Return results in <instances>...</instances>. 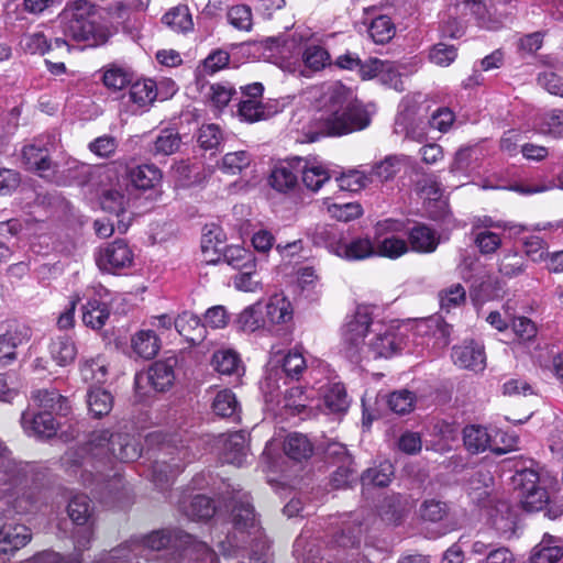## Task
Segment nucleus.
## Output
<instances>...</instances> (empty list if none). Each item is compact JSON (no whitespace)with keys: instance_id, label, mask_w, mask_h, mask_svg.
<instances>
[{"instance_id":"nucleus-1","label":"nucleus","mask_w":563,"mask_h":563,"mask_svg":"<svg viewBox=\"0 0 563 563\" xmlns=\"http://www.w3.org/2000/svg\"><path fill=\"white\" fill-rule=\"evenodd\" d=\"M372 312L367 306H358L354 314L347 317L342 328L343 352L352 362L362 358L391 357L401 351L405 338L391 325H372Z\"/></svg>"},{"instance_id":"nucleus-2","label":"nucleus","mask_w":563,"mask_h":563,"mask_svg":"<svg viewBox=\"0 0 563 563\" xmlns=\"http://www.w3.org/2000/svg\"><path fill=\"white\" fill-rule=\"evenodd\" d=\"M141 453V443L134 435L102 429L92 431L85 445L68 449L60 462L66 472L77 474L80 467L92 460L128 463L137 460Z\"/></svg>"},{"instance_id":"nucleus-3","label":"nucleus","mask_w":563,"mask_h":563,"mask_svg":"<svg viewBox=\"0 0 563 563\" xmlns=\"http://www.w3.org/2000/svg\"><path fill=\"white\" fill-rule=\"evenodd\" d=\"M318 120L328 136H342L366 129L371 117L352 89L341 82L331 84L324 93L323 109Z\"/></svg>"},{"instance_id":"nucleus-4","label":"nucleus","mask_w":563,"mask_h":563,"mask_svg":"<svg viewBox=\"0 0 563 563\" xmlns=\"http://www.w3.org/2000/svg\"><path fill=\"white\" fill-rule=\"evenodd\" d=\"M223 497L224 506L231 511L232 531L224 540L218 541L220 552L233 555L240 548L260 542L264 536L249 493L232 488Z\"/></svg>"},{"instance_id":"nucleus-5","label":"nucleus","mask_w":563,"mask_h":563,"mask_svg":"<svg viewBox=\"0 0 563 563\" xmlns=\"http://www.w3.org/2000/svg\"><path fill=\"white\" fill-rule=\"evenodd\" d=\"M493 7L495 13L490 12L483 0H450L442 21L443 34L453 38L460 37L471 20L483 29H499L510 12H498V7Z\"/></svg>"},{"instance_id":"nucleus-6","label":"nucleus","mask_w":563,"mask_h":563,"mask_svg":"<svg viewBox=\"0 0 563 563\" xmlns=\"http://www.w3.org/2000/svg\"><path fill=\"white\" fill-rule=\"evenodd\" d=\"M59 22L65 37L85 42L87 46L97 47L108 42L110 32L97 22L93 5L87 1H74L59 14Z\"/></svg>"},{"instance_id":"nucleus-7","label":"nucleus","mask_w":563,"mask_h":563,"mask_svg":"<svg viewBox=\"0 0 563 563\" xmlns=\"http://www.w3.org/2000/svg\"><path fill=\"white\" fill-rule=\"evenodd\" d=\"M110 291L100 283H92L84 292L87 302L82 306V322L85 325L99 330L110 316Z\"/></svg>"},{"instance_id":"nucleus-8","label":"nucleus","mask_w":563,"mask_h":563,"mask_svg":"<svg viewBox=\"0 0 563 563\" xmlns=\"http://www.w3.org/2000/svg\"><path fill=\"white\" fill-rule=\"evenodd\" d=\"M31 540L32 531L27 526L0 517V563H5L8 555H13Z\"/></svg>"},{"instance_id":"nucleus-9","label":"nucleus","mask_w":563,"mask_h":563,"mask_svg":"<svg viewBox=\"0 0 563 563\" xmlns=\"http://www.w3.org/2000/svg\"><path fill=\"white\" fill-rule=\"evenodd\" d=\"M100 271L115 273L132 265L134 254L124 240H115L100 246L95 254Z\"/></svg>"},{"instance_id":"nucleus-10","label":"nucleus","mask_w":563,"mask_h":563,"mask_svg":"<svg viewBox=\"0 0 563 563\" xmlns=\"http://www.w3.org/2000/svg\"><path fill=\"white\" fill-rule=\"evenodd\" d=\"M56 145L54 134L43 135L22 150V158L27 169L37 172L42 177L52 169L49 154Z\"/></svg>"},{"instance_id":"nucleus-11","label":"nucleus","mask_w":563,"mask_h":563,"mask_svg":"<svg viewBox=\"0 0 563 563\" xmlns=\"http://www.w3.org/2000/svg\"><path fill=\"white\" fill-rule=\"evenodd\" d=\"M176 364L177 360L175 357L156 361L147 372L135 375V388L140 391L148 384L156 391L168 389L175 380L174 368Z\"/></svg>"},{"instance_id":"nucleus-12","label":"nucleus","mask_w":563,"mask_h":563,"mask_svg":"<svg viewBox=\"0 0 563 563\" xmlns=\"http://www.w3.org/2000/svg\"><path fill=\"white\" fill-rule=\"evenodd\" d=\"M497 431H490L488 428L479 424H470L463 429V443L465 449L472 454L483 453L487 450L500 455L510 450L514 444H509L507 449H501L494 444V438Z\"/></svg>"},{"instance_id":"nucleus-13","label":"nucleus","mask_w":563,"mask_h":563,"mask_svg":"<svg viewBox=\"0 0 563 563\" xmlns=\"http://www.w3.org/2000/svg\"><path fill=\"white\" fill-rule=\"evenodd\" d=\"M21 426L29 437L38 439H49L54 437L58 429L56 418L42 410H37L31 406L21 415Z\"/></svg>"},{"instance_id":"nucleus-14","label":"nucleus","mask_w":563,"mask_h":563,"mask_svg":"<svg viewBox=\"0 0 563 563\" xmlns=\"http://www.w3.org/2000/svg\"><path fill=\"white\" fill-rule=\"evenodd\" d=\"M221 450V459L224 463L242 466L247 459V434L245 431H235L220 434L217 441Z\"/></svg>"},{"instance_id":"nucleus-15","label":"nucleus","mask_w":563,"mask_h":563,"mask_svg":"<svg viewBox=\"0 0 563 563\" xmlns=\"http://www.w3.org/2000/svg\"><path fill=\"white\" fill-rule=\"evenodd\" d=\"M302 165L301 157L283 161L272 169L268 183L278 192L287 194L298 186V176Z\"/></svg>"},{"instance_id":"nucleus-16","label":"nucleus","mask_w":563,"mask_h":563,"mask_svg":"<svg viewBox=\"0 0 563 563\" xmlns=\"http://www.w3.org/2000/svg\"><path fill=\"white\" fill-rule=\"evenodd\" d=\"M31 407L49 413V416H66L70 410L69 400L56 388L35 389L30 396Z\"/></svg>"},{"instance_id":"nucleus-17","label":"nucleus","mask_w":563,"mask_h":563,"mask_svg":"<svg viewBox=\"0 0 563 563\" xmlns=\"http://www.w3.org/2000/svg\"><path fill=\"white\" fill-rule=\"evenodd\" d=\"M31 339V330L25 324L10 325L0 334V366H5L16 358V347Z\"/></svg>"},{"instance_id":"nucleus-18","label":"nucleus","mask_w":563,"mask_h":563,"mask_svg":"<svg viewBox=\"0 0 563 563\" xmlns=\"http://www.w3.org/2000/svg\"><path fill=\"white\" fill-rule=\"evenodd\" d=\"M264 87L253 82L242 88L243 99L239 103L238 114L246 122L253 123L264 118V106L261 101Z\"/></svg>"},{"instance_id":"nucleus-19","label":"nucleus","mask_w":563,"mask_h":563,"mask_svg":"<svg viewBox=\"0 0 563 563\" xmlns=\"http://www.w3.org/2000/svg\"><path fill=\"white\" fill-rule=\"evenodd\" d=\"M409 252L431 254L440 244V235L435 230L423 223H417L407 231Z\"/></svg>"},{"instance_id":"nucleus-20","label":"nucleus","mask_w":563,"mask_h":563,"mask_svg":"<svg viewBox=\"0 0 563 563\" xmlns=\"http://www.w3.org/2000/svg\"><path fill=\"white\" fill-rule=\"evenodd\" d=\"M100 203L104 211L115 214L118 218L117 230L120 233H125L132 221L130 213L126 211L129 198L117 189H110L102 195Z\"/></svg>"},{"instance_id":"nucleus-21","label":"nucleus","mask_w":563,"mask_h":563,"mask_svg":"<svg viewBox=\"0 0 563 563\" xmlns=\"http://www.w3.org/2000/svg\"><path fill=\"white\" fill-rule=\"evenodd\" d=\"M452 360L462 368L482 371L485 367L486 357L483 345L470 341L453 347Z\"/></svg>"},{"instance_id":"nucleus-22","label":"nucleus","mask_w":563,"mask_h":563,"mask_svg":"<svg viewBox=\"0 0 563 563\" xmlns=\"http://www.w3.org/2000/svg\"><path fill=\"white\" fill-rule=\"evenodd\" d=\"M181 542L188 543L179 554L175 563H219L214 551L202 541H198L192 536H180Z\"/></svg>"},{"instance_id":"nucleus-23","label":"nucleus","mask_w":563,"mask_h":563,"mask_svg":"<svg viewBox=\"0 0 563 563\" xmlns=\"http://www.w3.org/2000/svg\"><path fill=\"white\" fill-rule=\"evenodd\" d=\"M344 234V231L335 224H318L309 233L314 245L322 246L336 256Z\"/></svg>"},{"instance_id":"nucleus-24","label":"nucleus","mask_w":563,"mask_h":563,"mask_svg":"<svg viewBox=\"0 0 563 563\" xmlns=\"http://www.w3.org/2000/svg\"><path fill=\"white\" fill-rule=\"evenodd\" d=\"M157 98V87L152 79L136 80L129 89V101L133 104V111L147 110Z\"/></svg>"},{"instance_id":"nucleus-25","label":"nucleus","mask_w":563,"mask_h":563,"mask_svg":"<svg viewBox=\"0 0 563 563\" xmlns=\"http://www.w3.org/2000/svg\"><path fill=\"white\" fill-rule=\"evenodd\" d=\"M265 327L283 324L292 319V307L290 301L282 294L269 297L265 305Z\"/></svg>"},{"instance_id":"nucleus-26","label":"nucleus","mask_w":563,"mask_h":563,"mask_svg":"<svg viewBox=\"0 0 563 563\" xmlns=\"http://www.w3.org/2000/svg\"><path fill=\"white\" fill-rule=\"evenodd\" d=\"M375 247L376 246L368 238L358 236L347 240L344 234L338 256L346 261H363L376 256Z\"/></svg>"},{"instance_id":"nucleus-27","label":"nucleus","mask_w":563,"mask_h":563,"mask_svg":"<svg viewBox=\"0 0 563 563\" xmlns=\"http://www.w3.org/2000/svg\"><path fill=\"white\" fill-rule=\"evenodd\" d=\"M175 329L187 341L197 344L205 338V323L200 318L190 312L184 311L175 318Z\"/></svg>"},{"instance_id":"nucleus-28","label":"nucleus","mask_w":563,"mask_h":563,"mask_svg":"<svg viewBox=\"0 0 563 563\" xmlns=\"http://www.w3.org/2000/svg\"><path fill=\"white\" fill-rule=\"evenodd\" d=\"M340 532L334 534V543L342 548H354L360 544L362 534V525L357 518H352V515H344L341 517L340 523L336 522Z\"/></svg>"},{"instance_id":"nucleus-29","label":"nucleus","mask_w":563,"mask_h":563,"mask_svg":"<svg viewBox=\"0 0 563 563\" xmlns=\"http://www.w3.org/2000/svg\"><path fill=\"white\" fill-rule=\"evenodd\" d=\"M471 234L483 230L490 231V229H503L504 231H507L510 236H518L522 232L530 230L525 224L514 221L496 220L493 217L486 214L473 217L471 220Z\"/></svg>"},{"instance_id":"nucleus-30","label":"nucleus","mask_w":563,"mask_h":563,"mask_svg":"<svg viewBox=\"0 0 563 563\" xmlns=\"http://www.w3.org/2000/svg\"><path fill=\"white\" fill-rule=\"evenodd\" d=\"M407 163L405 155H388L383 161L374 164L371 168V181H389L402 169Z\"/></svg>"},{"instance_id":"nucleus-31","label":"nucleus","mask_w":563,"mask_h":563,"mask_svg":"<svg viewBox=\"0 0 563 563\" xmlns=\"http://www.w3.org/2000/svg\"><path fill=\"white\" fill-rule=\"evenodd\" d=\"M128 178L134 188L147 190L161 181L162 173L156 166L144 164L130 168L128 170Z\"/></svg>"},{"instance_id":"nucleus-32","label":"nucleus","mask_w":563,"mask_h":563,"mask_svg":"<svg viewBox=\"0 0 563 563\" xmlns=\"http://www.w3.org/2000/svg\"><path fill=\"white\" fill-rule=\"evenodd\" d=\"M48 351L52 360L59 366L69 365L77 356L76 344L73 339L67 335L53 338Z\"/></svg>"},{"instance_id":"nucleus-33","label":"nucleus","mask_w":563,"mask_h":563,"mask_svg":"<svg viewBox=\"0 0 563 563\" xmlns=\"http://www.w3.org/2000/svg\"><path fill=\"white\" fill-rule=\"evenodd\" d=\"M162 23L176 33H188L194 29V22L189 8L179 4L169 9L163 16Z\"/></svg>"},{"instance_id":"nucleus-34","label":"nucleus","mask_w":563,"mask_h":563,"mask_svg":"<svg viewBox=\"0 0 563 563\" xmlns=\"http://www.w3.org/2000/svg\"><path fill=\"white\" fill-rule=\"evenodd\" d=\"M133 352L145 360L153 358L159 351V339L153 330H140L131 340Z\"/></svg>"},{"instance_id":"nucleus-35","label":"nucleus","mask_w":563,"mask_h":563,"mask_svg":"<svg viewBox=\"0 0 563 563\" xmlns=\"http://www.w3.org/2000/svg\"><path fill=\"white\" fill-rule=\"evenodd\" d=\"M79 372L86 383L102 384L107 380L108 365L101 355L82 358L79 363Z\"/></svg>"},{"instance_id":"nucleus-36","label":"nucleus","mask_w":563,"mask_h":563,"mask_svg":"<svg viewBox=\"0 0 563 563\" xmlns=\"http://www.w3.org/2000/svg\"><path fill=\"white\" fill-rule=\"evenodd\" d=\"M286 455L294 461L309 459L313 453V444L307 435L298 432L290 433L284 442Z\"/></svg>"},{"instance_id":"nucleus-37","label":"nucleus","mask_w":563,"mask_h":563,"mask_svg":"<svg viewBox=\"0 0 563 563\" xmlns=\"http://www.w3.org/2000/svg\"><path fill=\"white\" fill-rule=\"evenodd\" d=\"M67 514L77 526H85L91 522L93 507L90 498L85 494L73 496L67 506Z\"/></svg>"},{"instance_id":"nucleus-38","label":"nucleus","mask_w":563,"mask_h":563,"mask_svg":"<svg viewBox=\"0 0 563 563\" xmlns=\"http://www.w3.org/2000/svg\"><path fill=\"white\" fill-rule=\"evenodd\" d=\"M302 167H300V175L302 177V183L307 189L312 192H317L327 181L330 180L331 175L328 168L320 164H311L308 165L305 159H302Z\"/></svg>"},{"instance_id":"nucleus-39","label":"nucleus","mask_w":563,"mask_h":563,"mask_svg":"<svg viewBox=\"0 0 563 563\" xmlns=\"http://www.w3.org/2000/svg\"><path fill=\"white\" fill-rule=\"evenodd\" d=\"M185 466V463L176 462L175 457L169 461L158 460L153 465L152 479L155 485L164 489Z\"/></svg>"},{"instance_id":"nucleus-40","label":"nucleus","mask_w":563,"mask_h":563,"mask_svg":"<svg viewBox=\"0 0 563 563\" xmlns=\"http://www.w3.org/2000/svg\"><path fill=\"white\" fill-rule=\"evenodd\" d=\"M213 412L221 418L239 419L240 406L235 395L230 389L217 393L212 401Z\"/></svg>"},{"instance_id":"nucleus-41","label":"nucleus","mask_w":563,"mask_h":563,"mask_svg":"<svg viewBox=\"0 0 563 563\" xmlns=\"http://www.w3.org/2000/svg\"><path fill=\"white\" fill-rule=\"evenodd\" d=\"M24 476L21 463L16 462L11 452L2 446L0 454V484L15 485L21 482Z\"/></svg>"},{"instance_id":"nucleus-42","label":"nucleus","mask_w":563,"mask_h":563,"mask_svg":"<svg viewBox=\"0 0 563 563\" xmlns=\"http://www.w3.org/2000/svg\"><path fill=\"white\" fill-rule=\"evenodd\" d=\"M223 258L228 265L240 272L256 268V260L253 253L239 245H230L223 249Z\"/></svg>"},{"instance_id":"nucleus-43","label":"nucleus","mask_w":563,"mask_h":563,"mask_svg":"<svg viewBox=\"0 0 563 563\" xmlns=\"http://www.w3.org/2000/svg\"><path fill=\"white\" fill-rule=\"evenodd\" d=\"M87 405L89 412L93 417L101 418L111 411L113 407V397L106 389L90 388L87 394Z\"/></svg>"},{"instance_id":"nucleus-44","label":"nucleus","mask_w":563,"mask_h":563,"mask_svg":"<svg viewBox=\"0 0 563 563\" xmlns=\"http://www.w3.org/2000/svg\"><path fill=\"white\" fill-rule=\"evenodd\" d=\"M394 475V466L390 462L385 461L379 463L376 466L369 467L366 470L362 476L361 481L363 486H378L385 487L391 482V477Z\"/></svg>"},{"instance_id":"nucleus-45","label":"nucleus","mask_w":563,"mask_h":563,"mask_svg":"<svg viewBox=\"0 0 563 563\" xmlns=\"http://www.w3.org/2000/svg\"><path fill=\"white\" fill-rule=\"evenodd\" d=\"M563 555L562 547L554 544L551 536L545 534L534 548L531 563H556Z\"/></svg>"},{"instance_id":"nucleus-46","label":"nucleus","mask_w":563,"mask_h":563,"mask_svg":"<svg viewBox=\"0 0 563 563\" xmlns=\"http://www.w3.org/2000/svg\"><path fill=\"white\" fill-rule=\"evenodd\" d=\"M375 246L376 256L387 257L390 260L399 258L400 256L409 253V245L407 241L394 234L378 240Z\"/></svg>"},{"instance_id":"nucleus-47","label":"nucleus","mask_w":563,"mask_h":563,"mask_svg":"<svg viewBox=\"0 0 563 563\" xmlns=\"http://www.w3.org/2000/svg\"><path fill=\"white\" fill-rule=\"evenodd\" d=\"M538 131L552 137H563V110L553 109L543 113L537 122Z\"/></svg>"},{"instance_id":"nucleus-48","label":"nucleus","mask_w":563,"mask_h":563,"mask_svg":"<svg viewBox=\"0 0 563 563\" xmlns=\"http://www.w3.org/2000/svg\"><path fill=\"white\" fill-rule=\"evenodd\" d=\"M367 31L376 44H385L394 37L396 27L388 15H378L372 20Z\"/></svg>"},{"instance_id":"nucleus-49","label":"nucleus","mask_w":563,"mask_h":563,"mask_svg":"<svg viewBox=\"0 0 563 563\" xmlns=\"http://www.w3.org/2000/svg\"><path fill=\"white\" fill-rule=\"evenodd\" d=\"M236 324L239 329L246 332H254L265 328V320L262 314L261 302L246 307L238 317Z\"/></svg>"},{"instance_id":"nucleus-50","label":"nucleus","mask_w":563,"mask_h":563,"mask_svg":"<svg viewBox=\"0 0 563 563\" xmlns=\"http://www.w3.org/2000/svg\"><path fill=\"white\" fill-rule=\"evenodd\" d=\"M278 363H280L285 376L296 380L301 377L307 368L306 360L302 353L297 349L285 354Z\"/></svg>"},{"instance_id":"nucleus-51","label":"nucleus","mask_w":563,"mask_h":563,"mask_svg":"<svg viewBox=\"0 0 563 563\" xmlns=\"http://www.w3.org/2000/svg\"><path fill=\"white\" fill-rule=\"evenodd\" d=\"M180 142V136L176 131L172 129L162 130L155 137L152 152L155 155H172L179 148Z\"/></svg>"},{"instance_id":"nucleus-52","label":"nucleus","mask_w":563,"mask_h":563,"mask_svg":"<svg viewBox=\"0 0 563 563\" xmlns=\"http://www.w3.org/2000/svg\"><path fill=\"white\" fill-rule=\"evenodd\" d=\"M133 74L120 66H109L102 76L103 84L107 88L114 91L125 88L132 82Z\"/></svg>"},{"instance_id":"nucleus-53","label":"nucleus","mask_w":563,"mask_h":563,"mask_svg":"<svg viewBox=\"0 0 563 563\" xmlns=\"http://www.w3.org/2000/svg\"><path fill=\"white\" fill-rule=\"evenodd\" d=\"M216 511L217 507L212 499L203 495H197L191 499L186 515L191 520H206L211 518Z\"/></svg>"},{"instance_id":"nucleus-54","label":"nucleus","mask_w":563,"mask_h":563,"mask_svg":"<svg viewBox=\"0 0 563 563\" xmlns=\"http://www.w3.org/2000/svg\"><path fill=\"white\" fill-rule=\"evenodd\" d=\"M349 397L345 387L341 383H334L329 386L324 394V405L332 412H343L349 407Z\"/></svg>"},{"instance_id":"nucleus-55","label":"nucleus","mask_w":563,"mask_h":563,"mask_svg":"<svg viewBox=\"0 0 563 563\" xmlns=\"http://www.w3.org/2000/svg\"><path fill=\"white\" fill-rule=\"evenodd\" d=\"M212 366L222 375H231L239 371L240 358L232 350H220L212 356Z\"/></svg>"},{"instance_id":"nucleus-56","label":"nucleus","mask_w":563,"mask_h":563,"mask_svg":"<svg viewBox=\"0 0 563 563\" xmlns=\"http://www.w3.org/2000/svg\"><path fill=\"white\" fill-rule=\"evenodd\" d=\"M525 269L523 256L515 251L505 252L498 263L499 273L509 278L522 274Z\"/></svg>"},{"instance_id":"nucleus-57","label":"nucleus","mask_w":563,"mask_h":563,"mask_svg":"<svg viewBox=\"0 0 563 563\" xmlns=\"http://www.w3.org/2000/svg\"><path fill=\"white\" fill-rule=\"evenodd\" d=\"M471 482V490L468 493L471 499L479 506H486V499L489 497V486L493 477L488 472H478Z\"/></svg>"},{"instance_id":"nucleus-58","label":"nucleus","mask_w":563,"mask_h":563,"mask_svg":"<svg viewBox=\"0 0 563 563\" xmlns=\"http://www.w3.org/2000/svg\"><path fill=\"white\" fill-rule=\"evenodd\" d=\"M336 185L342 190L358 191L365 188L371 181L369 174L361 170H349L335 178Z\"/></svg>"},{"instance_id":"nucleus-59","label":"nucleus","mask_w":563,"mask_h":563,"mask_svg":"<svg viewBox=\"0 0 563 563\" xmlns=\"http://www.w3.org/2000/svg\"><path fill=\"white\" fill-rule=\"evenodd\" d=\"M416 396L408 389H399L388 396V407L397 415H406L413 409Z\"/></svg>"},{"instance_id":"nucleus-60","label":"nucleus","mask_w":563,"mask_h":563,"mask_svg":"<svg viewBox=\"0 0 563 563\" xmlns=\"http://www.w3.org/2000/svg\"><path fill=\"white\" fill-rule=\"evenodd\" d=\"M22 48L30 54L44 55L53 48V44L43 32L25 34L21 38Z\"/></svg>"},{"instance_id":"nucleus-61","label":"nucleus","mask_w":563,"mask_h":563,"mask_svg":"<svg viewBox=\"0 0 563 563\" xmlns=\"http://www.w3.org/2000/svg\"><path fill=\"white\" fill-rule=\"evenodd\" d=\"M251 155L246 151L227 153L222 158L221 169L228 174H239L251 164Z\"/></svg>"},{"instance_id":"nucleus-62","label":"nucleus","mask_w":563,"mask_h":563,"mask_svg":"<svg viewBox=\"0 0 563 563\" xmlns=\"http://www.w3.org/2000/svg\"><path fill=\"white\" fill-rule=\"evenodd\" d=\"M474 244L483 255L494 254L501 246V238L498 233L483 230L472 234Z\"/></svg>"},{"instance_id":"nucleus-63","label":"nucleus","mask_w":563,"mask_h":563,"mask_svg":"<svg viewBox=\"0 0 563 563\" xmlns=\"http://www.w3.org/2000/svg\"><path fill=\"white\" fill-rule=\"evenodd\" d=\"M439 298L441 310L449 312L451 309L464 303L466 294L464 287L461 284H455L442 290L439 294Z\"/></svg>"},{"instance_id":"nucleus-64","label":"nucleus","mask_w":563,"mask_h":563,"mask_svg":"<svg viewBox=\"0 0 563 563\" xmlns=\"http://www.w3.org/2000/svg\"><path fill=\"white\" fill-rule=\"evenodd\" d=\"M457 57V49L454 45L438 43L429 52V59L437 66L448 67Z\"/></svg>"}]
</instances>
